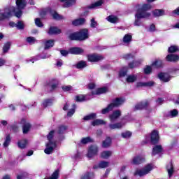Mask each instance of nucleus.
<instances>
[{
	"label": "nucleus",
	"instance_id": "f257e3e1",
	"mask_svg": "<svg viewBox=\"0 0 179 179\" xmlns=\"http://www.w3.org/2000/svg\"><path fill=\"white\" fill-rule=\"evenodd\" d=\"M136 8H137L136 17L137 20L141 19H148V17H150V13L148 12L150 10L153 6L150 3H143L142 6L141 4H137Z\"/></svg>",
	"mask_w": 179,
	"mask_h": 179
},
{
	"label": "nucleus",
	"instance_id": "f03ea898",
	"mask_svg": "<svg viewBox=\"0 0 179 179\" xmlns=\"http://www.w3.org/2000/svg\"><path fill=\"white\" fill-rule=\"evenodd\" d=\"M16 7H8L7 10L12 13H14V16L20 19L23 15V9L27 6V1L26 0H16Z\"/></svg>",
	"mask_w": 179,
	"mask_h": 179
},
{
	"label": "nucleus",
	"instance_id": "7ed1b4c3",
	"mask_svg": "<svg viewBox=\"0 0 179 179\" xmlns=\"http://www.w3.org/2000/svg\"><path fill=\"white\" fill-rule=\"evenodd\" d=\"M152 170H153V166L152 164H148L141 169H137L134 173V176H139V177H143V176L149 174V173H150Z\"/></svg>",
	"mask_w": 179,
	"mask_h": 179
},
{
	"label": "nucleus",
	"instance_id": "20e7f679",
	"mask_svg": "<svg viewBox=\"0 0 179 179\" xmlns=\"http://www.w3.org/2000/svg\"><path fill=\"white\" fill-rule=\"evenodd\" d=\"M99 152V148L96 145H91L88 150V153L87 155V157L89 159H92V157H94V156H96L97 153Z\"/></svg>",
	"mask_w": 179,
	"mask_h": 179
},
{
	"label": "nucleus",
	"instance_id": "39448f33",
	"mask_svg": "<svg viewBox=\"0 0 179 179\" xmlns=\"http://www.w3.org/2000/svg\"><path fill=\"white\" fill-rule=\"evenodd\" d=\"M13 16V14L10 11L8 10V8L4 9V13H0V22H3V20H9L10 17Z\"/></svg>",
	"mask_w": 179,
	"mask_h": 179
},
{
	"label": "nucleus",
	"instance_id": "423d86ee",
	"mask_svg": "<svg viewBox=\"0 0 179 179\" xmlns=\"http://www.w3.org/2000/svg\"><path fill=\"white\" fill-rule=\"evenodd\" d=\"M80 41H83L89 38V30L87 29H80L79 31H77Z\"/></svg>",
	"mask_w": 179,
	"mask_h": 179
},
{
	"label": "nucleus",
	"instance_id": "0eeeda50",
	"mask_svg": "<svg viewBox=\"0 0 179 179\" xmlns=\"http://www.w3.org/2000/svg\"><path fill=\"white\" fill-rule=\"evenodd\" d=\"M148 107H149V101H143L135 105L134 110L137 111V110H145Z\"/></svg>",
	"mask_w": 179,
	"mask_h": 179
},
{
	"label": "nucleus",
	"instance_id": "6e6552de",
	"mask_svg": "<svg viewBox=\"0 0 179 179\" xmlns=\"http://www.w3.org/2000/svg\"><path fill=\"white\" fill-rule=\"evenodd\" d=\"M57 148V144L55 143H46V148L44 152L46 155H51L54 152V149Z\"/></svg>",
	"mask_w": 179,
	"mask_h": 179
},
{
	"label": "nucleus",
	"instance_id": "1a4fd4ad",
	"mask_svg": "<svg viewBox=\"0 0 179 179\" xmlns=\"http://www.w3.org/2000/svg\"><path fill=\"white\" fill-rule=\"evenodd\" d=\"M120 115H121V110H117L113 111L112 114L109 115V120L110 122H114L117 121V120L120 118Z\"/></svg>",
	"mask_w": 179,
	"mask_h": 179
},
{
	"label": "nucleus",
	"instance_id": "9d476101",
	"mask_svg": "<svg viewBox=\"0 0 179 179\" xmlns=\"http://www.w3.org/2000/svg\"><path fill=\"white\" fill-rule=\"evenodd\" d=\"M150 139H151V142L152 143H153V145L157 143V142H159V131L157 130H153L151 133V136H150Z\"/></svg>",
	"mask_w": 179,
	"mask_h": 179
},
{
	"label": "nucleus",
	"instance_id": "9b49d317",
	"mask_svg": "<svg viewBox=\"0 0 179 179\" xmlns=\"http://www.w3.org/2000/svg\"><path fill=\"white\" fill-rule=\"evenodd\" d=\"M125 103V99L122 98H116L113 101V102L110 103V105L113 106V108H115V107H120V106L124 104Z\"/></svg>",
	"mask_w": 179,
	"mask_h": 179
},
{
	"label": "nucleus",
	"instance_id": "f8f14e48",
	"mask_svg": "<svg viewBox=\"0 0 179 179\" xmlns=\"http://www.w3.org/2000/svg\"><path fill=\"white\" fill-rule=\"evenodd\" d=\"M62 31L57 27H50L48 31V34L50 36H54L57 34H61Z\"/></svg>",
	"mask_w": 179,
	"mask_h": 179
},
{
	"label": "nucleus",
	"instance_id": "ddd939ff",
	"mask_svg": "<svg viewBox=\"0 0 179 179\" xmlns=\"http://www.w3.org/2000/svg\"><path fill=\"white\" fill-rule=\"evenodd\" d=\"M59 1L64 3L63 8H71L76 4V0H59Z\"/></svg>",
	"mask_w": 179,
	"mask_h": 179
},
{
	"label": "nucleus",
	"instance_id": "4468645a",
	"mask_svg": "<svg viewBox=\"0 0 179 179\" xmlns=\"http://www.w3.org/2000/svg\"><path fill=\"white\" fill-rule=\"evenodd\" d=\"M103 59V56L99 55H88V60L90 62H98V61H101Z\"/></svg>",
	"mask_w": 179,
	"mask_h": 179
},
{
	"label": "nucleus",
	"instance_id": "2eb2a0df",
	"mask_svg": "<svg viewBox=\"0 0 179 179\" xmlns=\"http://www.w3.org/2000/svg\"><path fill=\"white\" fill-rule=\"evenodd\" d=\"M166 15V11L163 9H155L152 10V15L154 17H160Z\"/></svg>",
	"mask_w": 179,
	"mask_h": 179
},
{
	"label": "nucleus",
	"instance_id": "dca6fc26",
	"mask_svg": "<svg viewBox=\"0 0 179 179\" xmlns=\"http://www.w3.org/2000/svg\"><path fill=\"white\" fill-rule=\"evenodd\" d=\"M22 132L23 134H27L29 131H30V128H31V124L30 123L26 122L24 120H22Z\"/></svg>",
	"mask_w": 179,
	"mask_h": 179
},
{
	"label": "nucleus",
	"instance_id": "f3484780",
	"mask_svg": "<svg viewBox=\"0 0 179 179\" xmlns=\"http://www.w3.org/2000/svg\"><path fill=\"white\" fill-rule=\"evenodd\" d=\"M158 78L160 79V80H162V82H169L170 79H171V77H170V76L166 73H159Z\"/></svg>",
	"mask_w": 179,
	"mask_h": 179
},
{
	"label": "nucleus",
	"instance_id": "a211bd4d",
	"mask_svg": "<svg viewBox=\"0 0 179 179\" xmlns=\"http://www.w3.org/2000/svg\"><path fill=\"white\" fill-rule=\"evenodd\" d=\"M70 54H74L75 55H79L80 54H83L85 50L80 48H71L69 50Z\"/></svg>",
	"mask_w": 179,
	"mask_h": 179
},
{
	"label": "nucleus",
	"instance_id": "6ab92c4d",
	"mask_svg": "<svg viewBox=\"0 0 179 179\" xmlns=\"http://www.w3.org/2000/svg\"><path fill=\"white\" fill-rule=\"evenodd\" d=\"M124 127V123L122 122H116V123H110L108 125L110 129H121Z\"/></svg>",
	"mask_w": 179,
	"mask_h": 179
},
{
	"label": "nucleus",
	"instance_id": "aec40b11",
	"mask_svg": "<svg viewBox=\"0 0 179 179\" xmlns=\"http://www.w3.org/2000/svg\"><path fill=\"white\" fill-rule=\"evenodd\" d=\"M166 59L168 62H177V61H179V56L177 55L170 54L166 56Z\"/></svg>",
	"mask_w": 179,
	"mask_h": 179
},
{
	"label": "nucleus",
	"instance_id": "412c9836",
	"mask_svg": "<svg viewBox=\"0 0 179 179\" xmlns=\"http://www.w3.org/2000/svg\"><path fill=\"white\" fill-rule=\"evenodd\" d=\"M162 152H163V147L160 145H157L152 148V156H156V155H159Z\"/></svg>",
	"mask_w": 179,
	"mask_h": 179
},
{
	"label": "nucleus",
	"instance_id": "4be33fe9",
	"mask_svg": "<svg viewBox=\"0 0 179 179\" xmlns=\"http://www.w3.org/2000/svg\"><path fill=\"white\" fill-rule=\"evenodd\" d=\"M106 20L109 22V23H118L120 18H118L117 15H110L106 17Z\"/></svg>",
	"mask_w": 179,
	"mask_h": 179
},
{
	"label": "nucleus",
	"instance_id": "5701e85b",
	"mask_svg": "<svg viewBox=\"0 0 179 179\" xmlns=\"http://www.w3.org/2000/svg\"><path fill=\"white\" fill-rule=\"evenodd\" d=\"M112 155H113V151H110V150L103 151L101 153V159H108L109 157H111Z\"/></svg>",
	"mask_w": 179,
	"mask_h": 179
},
{
	"label": "nucleus",
	"instance_id": "b1692460",
	"mask_svg": "<svg viewBox=\"0 0 179 179\" xmlns=\"http://www.w3.org/2000/svg\"><path fill=\"white\" fill-rule=\"evenodd\" d=\"M9 27H16L18 30H23L24 29V24L23 23H9Z\"/></svg>",
	"mask_w": 179,
	"mask_h": 179
},
{
	"label": "nucleus",
	"instance_id": "393cba45",
	"mask_svg": "<svg viewBox=\"0 0 179 179\" xmlns=\"http://www.w3.org/2000/svg\"><path fill=\"white\" fill-rule=\"evenodd\" d=\"M104 3L103 0H99L95 3H92L90 6H88L89 9H94V8H99V6H101Z\"/></svg>",
	"mask_w": 179,
	"mask_h": 179
},
{
	"label": "nucleus",
	"instance_id": "a878e982",
	"mask_svg": "<svg viewBox=\"0 0 179 179\" xmlns=\"http://www.w3.org/2000/svg\"><path fill=\"white\" fill-rule=\"evenodd\" d=\"M52 17L55 20H62L64 19V16L58 14V13L55 10L51 11Z\"/></svg>",
	"mask_w": 179,
	"mask_h": 179
},
{
	"label": "nucleus",
	"instance_id": "bb28decb",
	"mask_svg": "<svg viewBox=\"0 0 179 179\" xmlns=\"http://www.w3.org/2000/svg\"><path fill=\"white\" fill-rule=\"evenodd\" d=\"M145 158H143V157L141 156H138V157H135L131 163L132 164H141V163H142L143 162H144Z\"/></svg>",
	"mask_w": 179,
	"mask_h": 179
},
{
	"label": "nucleus",
	"instance_id": "cd10ccee",
	"mask_svg": "<svg viewBox=\"0 0 179 179\" xmlns=\"http://www.w3.org/2000/svg\"><path fill=\"white\" fill-rule=\"evenodd\" d=\"M138 79V76L136 75H129L127 76L126 81L128 83H134V82H136V80Z\"/></svg>",
	"mask_w": 179,
	"mask_h": 179
},
{
	"label": "nucleus",
	"instance_id": "c85d7f7f",
	"mask_svg": "<svg viewBox=\"0 0 179 179\" xmlns=\"http://www.w3.org/2000/svg\"><path fill=\"white\" fill-rule=\"evenodd\" d=\"M164 64L163 61L161 59H157L154 62L152 63V66H155L156 68H163Z\"/></svg>",
	"mask_w": 179,
	"mask_h": 179
},
{
	"label": "nucleus",
	"instance_id": "c756f323",
	"mask_svg": "<svg viewBox=\"0 0 179 179\" xmlns=\"http://www.w3.org/2000/svg\"><path fill=\"white\" fill-rule=\"evenodd\" d=\"M51 55H44L42 56H36V58L31 59L29 61L32 62V64H34V61H37L38 59H45L47 58H50Z\"/></svg>",
	"mask_w": 179,
	"mask_h": 179
},
{
	"label": "nucleus",
	"instance_id": "7c9ffc66",
	"mask_svg": "<svg viewBox=\"0 0 179 179\" xmlns=\"http://www.w3.org/2000/svg\"><path fill=\"white\" fill-rule=\"evenodd\" d=\"M131 41H132V35H131V34H125L123 37V43H124V44H129Z\"/></svg>",
	"mask_w": 179,
	"mask_h": 179
},
{
	"label": "nucleus",
	"instance_id": "2f4dec72",
	"mask_svg": "<svg viewBox=\"0 0 179 179\" xmlns=\"http://www.w3.org/2000/svg\"><path fill=\"white\" fill-rule=\"evenodd\" d=\"M106 124H107V122H106V121L103 120H95L93 122H92V125H93V127H96L97 125H106Z\"/></svg>",
	"mask_w": 179,
	"mask_h": 179
},
{
	"label": "nucleus",
	"instance_id": "473e14b6",
	"mask_svg": "<svg viewBox=\"0 0 179 179\" xmlns=\"http://www.w3.org/2000/svg\"><path fill=\"white\" fill-rule=\"evenodd\" d=\"M107 92V87H102L97 89L95 91H92V94H103V93H106Z\"/></svg>",
	"mask_w": 179,
	"mask_h": 179
},
{
	"label": "nucleus",
	"instance_id": "72a5a7b5",
	"mask_svg": "<svg viewBox=\"0 0 179 179\" xmlns=\"http://www.w3.org/2000/svg\"><path fill=\"white\" fill-rule=\"evenodd\" d=\"M166 169L169 177H171V176H173V173H174V167L173 166V163H169L166 166Z\"/></svg>",
	"mask_w": 179,
	"mask_h": 179
},
{
	"label": "nucleus",
	"instance_id": "f704fd0d",
	"mask_svg": "<svg viewBox=\"0 0 179 179\" xmlns=\"http://www.w3.org/2000/svg\"><path fill=\"white\" fill-rule=\"evenodd\" d=\"M54 40H48L45 42V50H48L51 47H54Z\"/></svg>",
	"mask_w": 179,
	"mask_h": 179
},
{
	"label": "nucleus",
	"instance_id": "c9c22d12",
	"mask_svg": "<svg viewBox=\"0 0 179 179\" xmlns=\"http://www.w3.org/2000/svg\"><path fill=\"white\" fill-rule=\"evenodd\" d=\"M77 69H83V68H86L87 66V64L85 61H80L76 64Z\"/></svg>",
	"mask_w": 179,
	"mask_h": 179
},
{
	"label": "nucleus",
	"instance_id": "e433bc0d",
	"mask_svg": "<svg viewBox=\"0 0 179 179\" xmlns=\"http://www.w3.org/2000/svg\"><path fill=\"white\" fill-rule=\"evenodd\" d=\"M102 146L103 148H110L111 146V138L107 137L106 139L103 141Z\"/></svg>",
	"mask_w": 179,
	"mask_h": 179
},
{
	"label": "nucleus",
	"instance_id": "4c0bfd02",
	"mask_svg": "<svg viewBox=\"0 0 179 179\" xmlns=\"http://www.w3.org/2000/svg\"><path fill=\"white\" fill-rule=\"evenodd\" d=\"M66 129H68V127L67 126L61 125L57 129V134L59 135H62V134H64L66 131Z\"/></svg>",
	"mask_w": 179,
	"mask_h": 179
},
{
	"label": "nucleus",
	"instance_id": "58836bf2",
	"mask_svg": "<svg viewBox=\"0 0 179 179\" xmlns=\"http://www.w3.org/2000/svg\"><path fill=\"white\" fill-rule=\"evenodd\" d=\"M17 145L20 149H24V148H26V145H27V140L26 139L21 140L18 141Z\"/></svg>",
	"mask_w": 179,
	"mask_h": 179
},
{
	"label": "nucleus",
	"instance_id": "ea45409f",
	"mask_svg": "<svg viewBox=\"0 0 179 179\" xmlns=\"http://www.w3.org/2000/svg\"><path fill=\"white\" fill-rule=\"evenodd\" d=\"M113 110H114V108L111 103H110L107 108L102 109L101 114H107L108 113H110V111H113Z\"/></svg>",
	"mask_w": 179,
	"mask_h": 179
},
{
	"label": "nucleus",
	"instance_id": "a19ab883",
	"mask_svg": "<svg viewBox=\"0 0 179 179\" xmlns=\"http://www.w3.org/2000/svg\"><path fill=\"white\" fill-rule=\"evenodd\" d=\"M69 38L70 40H76V41H80L79 35H78V32L71 34L69 36Z\"/></svg>",
	"mask_w": 179,
	"mask_h": 179
},
{
	"label": "nucleus",
	"instance_id": "79ce46f5",
	"mask_svg": "<svg viewBox=\"0 0 179 179\" xmlns=\"http://www.w3.org/2000/svg\"><path fill=\"white\" fill-rule=\"evenodd\" d=\"M10 141H11L10 135L8 134L6 137V139H5V141L3 144V146L4 148H8V146H9V145H10Z\"/></svg>",
	"mask_w": 179,
	"mask_h": 179
},
{
	"label": "nucleus",
	"instance_id": "37998d69",
	"mask_svg": "<svg viewBox=\"0 0 179 179\" xmlns=\"http://www.w3.org/2000/svg\"><path fill=\"white\" fill-rule=\"evenodd\" d=\"M128 72V68L124 67L122 69L119 73L120 78H124V76H127V73Z\"/></svg>",
	"mask_w": 179,
	"mask_h": 179
},
{
	"label": "nucleus",
	"instance_id": "c03bdc74",
	"mask_svg": "<svg viewBox=\"0 0 179 179\" xmlns=\"http://www.w3.org/2000/svg\"><path fill=\"white\" fill-rule=\"evenodd\" d=\"M96 118V113H91L84 117V121H90V120H94Z\"/></svg>",
	"mask_w": 179,
	"mask_h": 179
},
{
	"label": "nucleus",
	"instance_id": "a18cd8bd",
	"mask_svg": "<svg viewBox=\"0 0 179 179\" xmlns=\"http://www.w3.org/2000/svg\"><path fill=\"white\" fill-rule=\"evenodd\" d=\"M86 100V96L85 95H77L76 96V101L77 102H82V101H85Z\"/></svg>",
	"mask_w": 179,
	"mask_h": 179
},
{
	"label": "nucleus",
	"instance_id": "49530a36",
	"mask_svg": "<svg viewBox=\"0 0 179 179\" xmlns=\"http://www.w3.org/2000/svg\"><path fill=\"white\" fill-rule=\"evenodd\" d=\"M110 163L108 162L102 161L99 164V167L100 169H106V167H108Z\"/></svg>",
	"mask_w": 179,
	"mask_h": 179
},
{
	"label": "nucleus",
	"instance_id": "de8ad7c7",
	"mask_svg": "<svg viewBox=\"0 0 179 179\" xmlns=\"http://www.w3.org/2000/svg\"><path fill=\"white\" fill-rule=\"evenodd\" d=\"M11 44L12 43L10 42H7L6 43H5L3 47V52H7L8 51H9V49L10 48Z\"/></svg>",
	"mask_w": 179,
	"mask_h": 179
},
{
	"label": "nucleus",
	"instance_id": "09e8293b",
	"mask_svg": "<svg viewBox=\"0 0 179 179\" xmlns=\"http://www.w3.org/2000/svg\"><path fill=\"white\" fill-rule=\"evenodd\" d=\"M43 107H50V106H52V100L46 99L43 103Z\"/></svg>",
	"mask_w": 179,
	"mask_h": 179
},
{
	"label": "nucleus",
	"instance_id": "8fccbe9b",
	"mask_svg": "<svg viewBox=\"0 0 179 179\" xmlns=\"http://www.w3.org/2000/svg\"><path fill=\"white\" fill-rule=\"evenodd\" d=\"M177 115H178V110L173 109V110H171L169 113V117H171V118H174V117H177Z\"/></svg>",
	"mask_w": 179,
	"mask_h": 179
},
{
	"label": "nucleus",
	"instance_id": "3c124183",
	"mask_svg": "<svg viewBox=\"0 0 179 179\" xmlns=\"http://www.w3.org/2000/svg\"><path fill=\"white\" fill-rule=\"evenodd\" d=\"M52 138H54V131H51L48 135L49 143H55V142L52 141Z\"/></svg>",
	"mask_w": 179,
	"mask_h": 179
},
{
	"label": "nucleus",
	"instance_id": "603ef678",
	"mask_svg": "<svg viewBox=\"0 0 179 179\" xmlns=\"http://www.w3.org/2000/svg\"><path fill=\"white\" fill-rule=\"evenodd\" d=\"M76 108V105L73 104V108L70 109V111L67 113V116L68 117H72L73 114H75V109Z\"/></svg>",
	"mask_w": 179,
	"mask_h": 179
},
{
	"label": "nucleus",
	"instance_id": "864d4df0",
	"mask_svg": "<svg viewBox=\"0 0 179 179\" xmlns=\"http://www.w3.org/2000/svg\"><path fill=\"white\" fill-rule=\"evenodd\" d=\"M141 65V62H133L129 64V68H136V66H139Z\"/></svg>",
	"mask_w": 179,
	"mask_h": 179
},
{
	"label": "nucleus",
	"instance_id": "5fc2aeb1",
	"mask_svg": "<svg viewBox=\"0 0 179 179\" xmlns=\"http://www.w3.org/2000/svg\"><path fill=\"white\" fill-rule=\"evenodd\" d=\"M86 22V19L80 17L78 19H76L72 21V23H85Z\"/></svg>",
	"mask_w": 179,
	"mask_h": 179
},
{
	"label": "nucleus",
	"instance_id": "6e6d98bb",
	"mask_svg": "<svg viewBox=\"0 0 179 179\" xmlns=\"http://www.w3.org/2000/svg\"><path fill=\"white\" fill-rule=\"evenodd\" d=\"M81 142L84 144L86 145V143H89V142H93V140L90 137H86L84 138L81 140Z\"/></svg>",
	"mask_w": 179,
	"mask_h": 179
},
{
	"label": "nucleus",
	"instance_id": "4d7b16f0",
	"mask_svg": "<svg viewBox=\"0 0 179 179\" xmlns=\"http://www.w3.org/2000/svg\"><path fill=\"white\" fill-rule=\"evenodd\" d=\"M94 176V173H87L81 177V179H90Z\"/></svg>",
	"mask_w": 179,
	"mask_h": 179
},
{
	"label": "nucleus",
	"instance_id": "13d9d810",
	"mask_svg": "<svg viewBox=\"0 0 179 179\" xmlns=\"http://www.w3.org/2000/svg\"><path fill=\"white\" fill-rule=\"evenodd\" d=\"M144 73H145V75H149L150 73H152V66H147L144 69Z\"/></svg>",
	"mask_w": 179,
	"mask_h": 179
},
{
	"label": "nucleus",
	"instance_id": "bf43d9fd",
	"mask_svg": "<svg viewBox=\"0 0 179 179\" xmlns=\"http://www.w3.org/2000/svg\"><path fill=\"white\" fill-rule=\"evenodd\" d=\"M58 176H59V171H55L52 174L50 179H58Z\"/></svg>",
	"mask_w": 179,
	"mask_h": 179
},
{
	"label": "nucleus",
	"instance_id": "052dcab7",
	"mask_svg": "<svg viewBox=\"0 0 179 179\" xmlns=\"http://www.w3.org/2000/svg\"><path fill=\"white\" fill-rule=\"evenodd\" d=\"M27 41L29 44H34L36 43V38L34 37L30 36L27 38Z\"/></svg>",
	"mask_w": 179,
	"mask_h": 179
},
{
	"label": "nucleus",
	"instance_id": "680f3d73",
	"mask_svg": "<svg viewBox=\"0 0 179 179\" xmlns=\"http://www.w3.org/2000/svg\"><path fill=\"white\" fill-rule=\"evenodd\" d=\"M156 85V83L154 81H148L145 82V87H153Z\"/></svg>",
	"mask_w": 179,
	"mask_h": 179
},
{
	"label": "nucleus",
	"instance_id": "e2e57ef3",
	"mask_svg": "<svg viewBox=\"0 0 179 179\" xmlns=\"http://www.w3.org/2000/svg\"><path fill=\"white\" fill-rule=\"evenodd\" d=\"M62 90L64 92H71L72 90V86L71 85H64L62 87Z\"/></svg>",
	"mask_w": 179,
	"mask_h": 179
},
{
	"label": "nucleus",
	"instance_id": "0e129e2a",
	"mask_svg": "<svg viewBox=\"0 0 179 179\" xmlns=\"http://www.w3.org/2000/svg\"><path fill=\"white\" fill-rule=\"evenodd\" d=\"M178 51V48L177 46H171L169 48V52H177Z\"/></svg>",
	"mask_w": 179,
	"mask_h": 179
},
{
	"label": "nucleus",
	"instance_id": "69168bd1",
	"mask_svg": "<svg viewBox=\"0 0 179 179\" xmlns=\"http://www.w3.org/2000/svg\"><path fill=\"white\" fill-rule=\"evenodd\" d=\"M131 135H132V134L130 131H126L124 133H122V138H131Z\"/></svg>",
	"mask_w": 179,
	"mask_h": 179
},
{
	"label": "nucleus",
	"instance_id": "338daca9",
	"mask_svg": "<svg viewBox=\"0 0 179 179\" xmlns=\"http://www.w3.org/2000/svg\"><path fill=\"white\" fill-rule=\"evenodd\" d=\"M147 29L148 31H155L156 30V25H155V24H151Z\"/></svg>",
	"mask_w": 179,
	"mask_h": 179
},
{
	"label": "nucleus",
	"instance_id": "774afa93",
	"mask_svg": "<svg viewBox=\"0 0 179 179\" xmlns=\"http://www.w3.org/2000/svg\"><path fill=\"white\" fill-rule=\"evenodd\" d=\"M137 87H145V82H138L136 83Z\"/></svg>",
	"mask_w": 179,
	"mask_h": 179
}]
</instances>
